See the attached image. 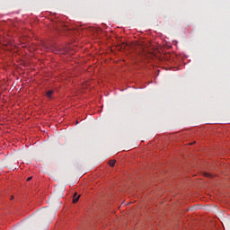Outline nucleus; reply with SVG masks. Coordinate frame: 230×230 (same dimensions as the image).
Returning <instances> with one entry per match:
<instances>
[{"label":"nucleus","mask_w":230,"mask_h":230,"mask_svg":"<svg viewBox=\"0 0 230 230\" xmlns=\"http://www.w3.org/2000/svg\"><path fill=\"white\" fill-rule=\"evenodd\" d=\"M83 89H89V83H84L83 84Z\"/></svg>","instance_id":"5"},{"label":"nucleus","mask_w":230,"mask_h":230,"mask_svg":"<svg viewBox=\"0 0 230 230\" xmlns=\"http://www.w3.org/2000/svg\"><path fill=\"white\" fill-rule=\"evenodd\" d=\"M109 166H111V168H114L115 164H116V160H110L108 162Z\"/></svg>","instance_id":"3"},{"label":"nucleus","mask_w":230,"mask_h":230,"mask_svg":"<svg viewBox=\"0 0 230 230\" xmlns=\"http://www.w3.org/2000/svg\"><path fill=\"white\" fill-rule=\"evenodd\" d=\"M38 48L39 49H41V51H52L53 53L61 55H64V53L67 51V49H65L63 47L54 42L40 41Z\"/></svg>","instance_id":"1"},{"label":"nucleus","mask_w":230,"mask_h":230,"mask_svg":"<svg viewBox=\"0 0 230 230\" xmlns=\"http://www.w3.org/2000/svg\"><path fill=\"white\" fill-rule=\"evenodd\" d=\"M11 199H13V196H11Z\"/></svg>","instance_id":"8"},{"label":"nucleus","mask_w":230,"mask_h":230,"mask_svg":"<svg viewBox=\"0 0 230 230\" xmlns=\"http://www.w3.org/2000/svg\"><path fill=\"white\" fill-rule=\"evenodd\" d=\"M78 200H80V195L76 194V192H75L74 194V199H73L74 204H76V202H78Z\"/></svg>","instance_id":"2"},{"label":"nucleus","mask_w":230,"mask_h":230,"mask_svg":"<svg viewBox=\"0 0 230 230\" xmlns=\"http://www.w3.org/2000/svg\"><path fill=\"white\" fill-rule=\"evenodd\" d=\"M31 181V177L27 178V181L30 182Z\"/></svg>","instance_id":"7"},{"label":"nucleus","mask_w":230,"mask_h":230,"mask_svg":"<svg viewBox=\"0 0 230 230\" xmlns=\"http://www.w3.org/2000/svg\"><path fill=\"white\" fill-rule=\"evenodd\" d=\"M205 177H210L209 173L206 172L204 173Z\"/></svg>","instance_id":"6"},{"label":"nucleus","mask_w":230,"mask_h":230,"mask_svg":"<svg viewBox=\"0 0 230 230\" xmlns=\"http://www.w3.org/2000/svg\"><path fill=\"white\" fill-rule=\"evenodd\" d=\"M46 96H47V98H51V96H53V91L49 90V92H47Z\"/></svg>","instance_id":"4"}]
</instances>
